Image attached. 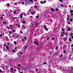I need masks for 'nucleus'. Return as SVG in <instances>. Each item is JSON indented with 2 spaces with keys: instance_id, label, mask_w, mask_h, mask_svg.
Segmentation results:
<instances>
[{
  "instance_id": "f257e3e1",
  "label": "nucleus",
  "mask_w": 73,
  "mask_h": 73,
  "mask_svg": "<svg viewBox=\"0 0 73 73\" xmlns=\"http://www.w3.org/2000/svg\"><path fill=\"white\" fill-rule=\"evenodd\" d=\"M32 0H25V3L26 4H27L28 3H29V2H32Z\"/></svg>"
},
{
  "instance_id": "f03ea898",
  "label": "nucleus",
  "mask_w": 73,
  "mask_h": 73,
  "mask_svg": "<svg viewBox=\"0 0 73 73\" xmlns=\"http://www.w3.org/2000/svg\"><path fill=\"white\" fill-rule=\"evenodd\" d=\"M31 14L32 15H34L36 14V12L34 11L33 12H32L31 13Z\"/></svg>"
},
{
  "instance_id": "7ed1b4c3",
  "label": "nucleus",
  "mask_w": 73,
  "mask_h": 73,
  "mask_svg": "<svg viewBox=\"0 0 73 73\" xmlns=\"http://www.w3.org/2000/svg\"><path fill=\"white\" fill-rule=\"evenodd\" d=\"M34 44H36V45H38V43L37 42H36V41H35L34 42Z\"/></svg>"
},
{
  "instance_id": "20e7f679",
  "label": "nucleus",
  "mask_w": 73,
  "mask_h": 73,
  "mask_svg": "<svg viewBox=\"0 0 73 73\" xmlns=\"http://www.w3.org/2000/svg\"><path fill=\"white\" fill-rule=\"evenodd\" d=\"M23 14H21V15L20 16V18H21V19H22V18H23Z\"/></svg>"
},
{
  "instance_id": "39448f33",
  "label": "nucleus",
  "mask_w": 73,
  "mask_h": 73,
  "mask_svg": "<svg viewBox=\"0 0 73 73\" xmlns=\"http://www.w3.org/2000/svg\"><path fill=\"white\" fill-rule=\"evenodd\" d=\"M67 38H65L64 39V41H66L67 40Z\"/></svg>"
},
{
  "instance_id": "423d86ee",
  "label": "nucleus",
  "mask_w": 73,
  "mask_h": 73,
  "mask_svg": "<svg viewBox=\"0 0 73 73\" xmlns=\"http://www.w3.org/2000/svg\"><path fill=\"white\" fill-rule=\"evenodd\" d=\"M65 32H64L63 31L62 32V35H65Z\"/></svg>"
},
{
  "instance_id": "0eeeda50",
  "label": "nucleus",
  "mask_w": 73,
  "mask_h": 73,
  "mask_svg": "<svg viewBox=\"0 0 73 73\" xmlns=\"http://www.w3.org/2000/svg\"><path fill=\"white\" fill-rule=\"evenodd\" d=\"M19 35H17L15 37V38H19Z\"/></svg>"
},
{
  "instance_id": "6e6552de",
  "label": "nucleus",
  "mask_w": 73,
  "mask_h": 73,
  "mask_svg": "<svg viewBox=\"0 0 73 73\" xmlns=\"http://www.w3.org/2000/svg\"><path fill=\"white\" fill-rule=\"evenodd\" d=\"M20 8H19L18 9H17V11L18 12H19V11H20Z\"/></svg>"
},
{
  "instance_id": "1a4fd4ad",
  "label": "nucleus",
  "mask_w": 73,
  "mask_h": 73,
  "mask_svg": "<svg viewBox=\"0 0 73 73\" xmlns=\"http://www.w3.org/2000/svg\"><path fill=\"white\" fill-rule=\"evenodd\" d=\"M44 29H45L46 31H48V28H45Z\"/></svg>"
},
{
  "instance_id": "9d476101",
  "label": "nucleus",
  "mask_w": 73,
  "mask_h": 73,
  "mask_svg": "<svg viewBox=\"0 0 73 73\" xmlns=\"http://www.w3.org/2000/svg\"><path fill=\"white\" fill-rule=\"evenodd\" d=\"M6 48L7 50H8V49H9V47L8 46H6Z\"/></svg>"
},
{
  "instance_id": "9b49d317",
  "label": "nucleus",
  "mask_w": 73,
  "mask_h": 73,
  "mask_svg": "<svg viewBox=\"0 0 73 73\" xmlns=\"http://www.w3.org/2000/svg\"><path fill=\"white\" fill-rule=\"evenodd\" d=\"M51 11H52V12H54V9H51Z\"/></svg>"
},
{
  "instance_id": "f8f14e48",
  "label": "nucleus",
  "mask_w": 73,
  "mask_h": 73,
  "mask_svg": "<svg viewBox=\"0 0 73 73\" xmlns=\"http://www.w3.org/2000/svg\"><path fill=\"white\" fill-rule=\"evenodd\" d=\"M22 23L23 24H25V21H22Z\"/></svg>"
},
{
  "instance_id": "ddd939ff",
  "label": "nucleus",
  "mask_w": 73,
  "mask_h": 73,
  "mask_svg": "<svg viewBox=\"0 0 73 73\" xmlns=\"http://www.w3.org/2000/svg\"><path fill=\"white\" fill-rule=\"evenodd\" d=\"M7 5L9 7V6H10V4H9V3H7Z\"/></svg>"
},
{
  "instance_id": "4468645a",
  "label": "nucleus",
  "mask_w": 73,
  "mask_h": 73,
  "mask_svg": "<svg viewBox=\"0 0 73 73\" xmlns=\"http://www.w3.org/2000/svg\"><path fill=\"white\" fill-rule=\"evenodd\" d=\"M40 3H41V4H44V2H43V1H40Z\"/></svg>"
},
{
  "instance_id": "2eb2a0df",
  "label": "nucleus",
  "mask_w": 73,
  "mask_h": 73,
  "mask_svg": "<svg viewBox=\"0 0 73 73\" xmlns=\"http://www.w3.org/2000/svg\"><path fill=\"white\" fill-rule=\"evenodd\" d=\"M29 11L30 12H32V10L31 9H29Z\"/></svg>"
},
{
  "instance_id": "dca6fc26",
  "label": "nucleus",
  "mask_w": 73,
  "mask_h": 73,
  "mask_svg": "<svg viewBox=\"0 0 73 73\" xmlns=\"http://www.w3.org/2000/svg\"><path fill=\"white\" fill-rule=\"evenodd\" d=\"M27 48H28V46H26V47H25V50H26V49Z\"/></svg>"
},
{
  "instance_id": "f3484780",
  "label": "nucleus",
  "mask_w": 73,
  "mask_h": 73,
  "mask_svg": "<svg viewBox=\"0 0 73 73\" xmlns=\"http://www.w3.org/2000/svg\"><path fill=\"white\" fill-rule=\"evenodd\" d=\"M24 39H25V41H26V40H27V38H26L25 37H24Z\"/></svg>"
},
{
  "instance_id": "a211bd4d",
  "label": "nucleus",
  "mask_w": 73,
  "mask_h": 73,
  "mask_svg": "<svg viewBox=\"0 0 73 73\" xmlns=\"http://www.w3.org/2000/svg\"><path fill=\"white\" fill-rule=\"evenodd\" d=\"M72 20H73V19H70V21H72Z\"/></svg>"
},
{
  "instance_id": "6ab92c4d",
  "label": "nucleus",
  "mask_w": 73,
  "mask_h": 73,
  "mask_svg": "<svg viewBox=\"0 0 73 73\" xmlns=\"http://www.w3.org/2000/svg\"><path fill=\"white\" fill-rule=\"evenodd\" d=\"M65 35H66H66H68V33H65Z\"/></svg>"
},
{
  "instance_id": "aec40b11",
  "label": "nucleus",
  "mask_w": 73,
  "mask_h": 73,
  "mask_svg": "<svg viewBox=\"0 0 73 73\" xmlns=\"http://www.w3.org/2000/svg\"><path fill=\"white\" fill-rule=\"evenodd\" d=\"M55 11H58V9H55Z\"/></svg>"
},
{
  "instance_id": "412c9836",
  "label": "nucleus",
  "mask_w": 73,
  "mask_h": 73,
  "mask_svg": "<svg viewBox=\"0 0 73 73\" xmlns=\"http://www.w3.org/2000/svg\"><path fill=\"white\" fill-rule=\"evenodd\" d=\"M67 23H68V24H70V22H68Z\"/></svg>"
},
{
  "instance_id": "4be33fe9",
  "label": "nucleus",
  "mask_w": 73,
  "mask_h": 73,
  "mask_svg": "<svg viewBox=\"0 0 73 73\" xmlns=\"http://www.w3.org/2000/svg\"><path fill=\"white\" fill-rule=\"evenodd\" d=\"M46 64V62L44 63V64H42V65H44L45 64Z\"/></svg>"
},
{
  "instance_id": "5701e85b",
  "label": "nucleus",
  "mask_w": 73,
  "mask_h": 73,
  "mask_svg": "<svg viewBox=\"0 0 73 73\" xmlns=\"http://www.w3.org/2000/svg\"><path fill=\"white\" fill-rule=\"evenodd\" d=\"M44 28H46V25H44L43 26Z\"/></svg>"
},
{
  "instance_id": "b1692460",
  "label": "nucleus",
  "mask_w": 73,
  "mask_h": 73,
  "mask_svg": "<svg viewBox=\"0 0 73 73\" xmlns=\"http://www.w3.org/2000/svg\"><path fill=\"white\" fill-rule=\"evenodd\" d=\"M38 23H37L35 25L36 27L37 26V25H38Z\"/></svg>"
},
{
  "instance_id": "393cba45",
  "label": "nucleus",
  "mask_w": 73,
  "mask_h": 73,
  "mask_svg": "<svg viewBox=\"0 0 73 73\" xmlns=\"http://www.w3.org/2000/svg\"><path fill=\"white\" fill-rule=\"evenodd\" d=\"M63 53H66V51L65 50H64L63 51Z\"/></svg>"
},
{
  "instance_id": "a878e982",
  "label": "nucleus",
  "mask_w": 73,
  "mask_h": 73,
  "mask_svg": "<svg viewBox=\"0 0 73 73\" xmlns=\"http://www.w3.org/2000/svg\"><path fill=\"white\" fill-rule=\"evenodd\" d=\"M13 52H14V53H15V50H13Z\"/></svg>"
},
{
  "instance_id": "bb28decb",
  "label": "nucleus",
  "mask_w": 73,
  "mask_h": 73,
  "mask_svg": "<svg viewBox=\"0 0 73 73\" xmlns=\"http://www.w3.org/2000/svg\"><path fill=\"white\" fill-rule=\"evenodd\" d=\"M61 6L62 7H64V5H61Z\"/></svg>"
},
{
  "instance_id": "cd10ccee",
  "label": "nucleus",
  "mask_w": 73,
  "mask_h": 73,
  "mask_svg": "<svg viewBox=\"0 0 73 73\" xmlns=\"http://www.w3.org/2000/svg\"><path fill=\"white\" fill-rule=\"evenodd\" d=\"M9 27L11 28H12V27L13 26H12V25H11L9 26Z\"/></svg>"
},
{
  "instance_id": "c85d7f7f",
  "label": "nucleus",
  "mask_w": 73,
  "mask_h": 73,
  "mask_svg": "<svg viewBox=\"0 0 73 73\" xmlns=\"http://www.w3.org/2000/svg\"><path fill=\"white\" fill-rule=\"evenodd\" d=\"M10 12H11V13H12V12H13L11 10H10Z\"/></svg>"
},
{
  "instance_id": "c756f323",
  "label": "nucleus",
  "mask_w": 73,
  "mask_h": 73,
  "mask_svg": "<svg viewBox=\"0 0 73 73\" xmlns=\"http://www.w3.org/2000/svg\"><path fill=\"white\" fill-rule=\"evenodd\" d=\"M69 41H70V42L71 41H72V40L71 39H70V38H69Z\"/></svg>"
},
{
  "instance_id": "7c9ffc66",
  "label": "nucleus",
  "mask_w": 73,
  "mask_h": 73,
  "mask_svg": "<svg viewBox=\"0 0 73 73\" xmlns=\"http://www.w3.org/2000/svg\"><path fill=\"white\" fill-rule=\"evenodd\" d=\"M9 34H11V33H12V32H11V31H9Z\"/></svg>"
},
{
  "instance_id": "2f4dec72",
  "label": "nucleus",
  "mask_w": 73,
  "mask_h": 73,
  "mask_svg": "<svg viewBox=\"0 0 73 73\" xmlns=\"http://www.w3.org/2000/svg\"><path fill=\"white\" fill-rule=\"evenodd\" d=\"M2 36H3V34H1V35H0V36L1 37H2Z\"/></svg>"
},
{
  "instance_id": "473e14b6",
  "label": "nucleus",
  "mask_w": 73,
  "mask_h": 73,
  "mask_svg": "<svg viewBox=\"0 0 73 73\" xmlns=\"http://www.w3.org/2000/svg\"><path fill=\"white\" fill-rule=\"evenodd\" d=\"M59 1H60V2H63L62 1V0H59Z\"/></svg>"
},
{
  "instance_id": "72a5a7b5",
  "label": "nucleus",
  "mask_w": 73,
  "mask_h": 73,
  "mask_svg": "<svg viewBox=\"0 0 73 73\" xmlns=\"http://www.w3.org/2000/svg\"><path fill=\"white\" fill-rule=\"evenodd\" d=\"M70 28H69L68 29V31H70Z\"/></svg>"
},
{
  "instance_id": "f704fd0d",
  "label": "nucleus",
  "mask_w": 73,
  "mask_h": 73,
  "mask_svg": "<svg viewBox=\"0 0 73 73\" xmlns=\"http://www.w3.org/2000/svg\"><path fill=\"white\" fill-rule=\"evenodd\" d=\"M64 47H65L66 48V47H67V45H65Z\"/></svg>"
},
{
  "instance_id": "c9c22d12",
  "label": "nucleus",
  "mask_w": 73,
  "mask_h": 73,
  "mask_svg": "<svg viewBox=\"0 0 73 73\" xmlns=\"http://www.w3.org/2000/svg\"><path fill=\"white\" fill-rule=\"evenodd\" d=\"M12 70H13V69L11 68V72H12Z\"/></svg>"
},
{
  "instance_id": "e433bc0d",
  "label": "nucleus",
  "mask_w": 73,
  "mask_h": 73,
  "mask_svg": "<svg viewBox=\"0 0 73 73\" xmlns=\"http://www.w3.org/2000/svg\"><path fill=\"white\" fill-rule=\"evenodd\" d=\"M11 19H15V17H12Z\"/></svg>"
},
{
  "instance_id": "4c0bfd02",
  "label": "nucleus",
  "mask_w": 73,
  "mask_h": 73,
  "mask_svg": "<svg viewBox=\"0 0 73 73\" xmlns=\"http://www.w3.org/2000/svg\"><path fill=\"white\" fill-rule=\"evenodd\" d=\"M21 66V65L20 64H19L18 65V67H20V66Z\"/></svg>"
},
{
  "instance_id": "58836bf2",
  "label": "nucleus",
  "mask_w": 73,
  "mask_h": 73,
  "mask_svg": "<svg viewBox=\"0 0 73 73\" xmlns=\"http://www.w3.org/2000/svg\"><path fill=\"white\" fill-rule=\"evenodd\" d=\"M36 19H38V16H36Z\"/></svg>"
},
{
  "instance_id": "ea45409f",
  "label": "nucleus",
  "mask_w": 73,
  "mask_h": 73,
  "mask_svg": "<svg viewBox=\"0 0 73 73\" xmlns=\"http://www.w3.org/2000/svg\"><path fill=\"white\" fill-rule=\"evenodd\" d=\"M13 32H15L16 30H13Z\"/></svg>"
},
{
  "instance_id": "a19ab883",
  "label": "nucleus",
  "mask_w": 73,
  "mask_h": 73,
  "mask_svg": "<svg viewBox=\"0 0 73 73\" xmlns=\"http://www.w3.org/2000/svg\"><path fill=\"white\" fill-rule=\"evenodd\" d=\"M20 33L21 34H23V31H21Z\"/></svg>"
},
{
  "instance_id": "79ce46f5",
  "label": "nucleus",
  "mask_w": 73,
  "mask_h": 73,
  "mask_svg": "<svg viewBox=\"0 0 73 73\" xmlns=\"http://www.w3.org/2000/svg\"><path fill=\"white\" fill-rule=\"evenodd\" d=\"M72 12H72V10L70 11V13H72Z\"/></svg>"
},
{
  "instance_id": "37998d69",
  "label": "nucleus",
  "mask_w": 73,
  "mask_h": 73,
  "mask_svg": "<svg viewBox=\"0 0 73 73\" xmlns=\"http://www.w3.org/2000/svg\"><path fill=\"white\" fill-rule=\"evenodd\" d=\"M15 19H17V17H15Z\"/></svg>"
},
{
  "instance_id": "c03bdc74",
  "label": "nucleus",
  "mask_w": 73,
  "mask_h": 73,
  "mask_svg": "<svg viewBox=\"0 0 73 73\" xmlns=\"http://www.w3.org/2000/svg\"><path fill=\"white\" fill-rule=\"evenodd\" d=\"M20 54H21V55L23 54V52H21V53H20Z\"/></svg>"
},
{
  "instance_id": "a18cd8bd",
  "label": "nucleus",
  "mask_w": 73,
  "mask_h": 73,
  "mask_svg": "<svg viewBox=\"0 0 73 73\" xmlns=\"http://www.w3.org/2000/svg\"><path fill=\"white\" fill-rule=\"evenodd\" d=\"M1 20H3V18L2 17H1Z\"/></svg>"
},
{
  "instance_id": "49530a36",
  "label": "nucleus",
  "mask_w": 73,
  "mask_h": 73,
  "mask_svg": "<svg viewBox=\"0 0 73 73\" xmlns=\"http://www.w3.org/2000/svg\"><path fill=\"white\" fill-rule=\"evenodd\" d=\"M56 49H58V47L56 46Z\"/></svg>"
},
{
  "instance_id": "de8ad7c7",
  "label": "nucleus",
  "mask_w": 73,
  "mask_h": 73,
  "mask_svg": "<svg viewBox=\"0 0 73 73\" xmlns=\"http://www.w3.org/2000/svg\"><path fill=\"white\" fill-rule=\"evenodd\" d=\"M46 1H45L44 2H43L44 4V3H46Z\"/></svg>"
},
{
  "instance_id": "09e8293b",
  "label": "nucleus",
  "mask_w": 73,
  "mask_h": 73,
  "mask_svg": "<svg viewBox=\"0 0 73 73\" xmlns=\"http://www.w3.org/2000/svg\"><path fill=\"white\" fill-rule=\"evenodd\" d=\"M14 4L15 5H17V3H14Z\"/></svg>"
},
{
  "instance_id": "8fccbe9b",
  "label": "nucleus",
  "mask_w": 73,
  "mask_h": 73,
  "mask_svg": "<svg viewBox=\"0 0 73 73\" xmlns=\"http://www.w3.org/2000/svg\"><path fill=\"white\" fill-rule=\"evenodd\" d=\"M52 40H54L55 39V38H52Z\"/></svg>"
},
{
  "instance_id": "3c124183",
  "label": "nucleus",
  "mask_w": 73,
  "mask_h": 73,
  "mask_svg": "<svg viewBox=\"0 0 73 73\" xmlns=\"http://www.w3.org/2000/svg\"><path fill=\"white\" fill-rule=\"evenodd\" d=\"M3 24H6V22H3Z\"/></svg>"
},
{
  "instance_id": "603ef678",
  "label": "nucleus",
  "mask_w": 73,
  "mask_h": 73,
  "mask_svg": "<svg viewBox=\"0 0 73 73\" xmlns=\"http://www.w3.org/2000/svg\"><path fill=\"white\" fill-rule=\"evenodd\" d=\"M60 36H61L62 37H63L64 36V35H60Z\"/></svg>"
},
{
  "instance_id": "864d4df0",
  "label": "nucleus",
  "mask_w": 73,
  "mask_h": 73,
  "mask_svg": "<svg viewBox=\"0 0 73 73\" xmlns=\"http://www.w3.org/2000/svg\"><path fill=\"white\" fill-rule=\"evenodd\" d=\"M30 17L31 18H33V17H32V16H30Z\"/></svg>"
},
{
  "instance_id": "5fc2aeb1",
  "label": "nucleus",
  "mask_w": 73,
  "mask_h": 73,
  "mask_svg": "<svg viewBox=\"0 0 73 73\" xmlns=\"http://www.w3.org/2000/svg\"><path fill=\"white\" fill-rule=\"evenodd\" d=\"M24 2H22V5H24Z\"/></svg>"
},
{
  "instance_id": "6e6d98bb",
  "label": "nucleus",
  "mask_w": 73,
  "mask_h": 73,
  "mask_svg": "<svg viewBox=\"0 0 73 73\" xmlns=\"http://www.w3.org/2000/svg\"><path fill=\"white\" fill-rule=\"evenodd\" d=\"M69 8L71 7V5H69Z\"/></svg>"
},
{
  "instance_id": "4d7b16f0",
  "label": "nucleus",
  "mask_w": 73,
  "mask_h": 73,
  "mask_svg": "<svg viewBox=\"0 0 73 73\" xmlns=\"http://www.w3.org/2000/svg\"><path fill=\"white\" fill-rule=\"evenodd\" d=\"M37 6H36L35 7V8H37Z\"/></svg>"
},
{
  "instance_id": "13d9d810",
  "label": "nucleus",
  "mask_w": 73,
  "mask_h": 73,
  "mask_svg": "<svg viewBox=\"0 0 73 73\" xmlns=\"http://www.w3.org/2000/svg\"><path fill=\"white\" fill-rule=\"evenodd\" d=\"M62 31H64V29H62Z\"/></svg>"
},
{
  "instance_id": "bf43d9fd",
  "label": "nucleus",
  "mask_w": 73,
  "mask_h": 73,
  "mask_svg": "<svg viewBox=\"0 0 73 73\" xmlns=\"http://www.w3.org/2000/svg\"><path fill=\"white\" fill-rule=\"evenodd\" d=\"M6 67L7 68H9V66H6Z\"/></svg>"
},
{
  "instance_id": "052dcab7",
  "label": "nucleus",
  "mask_w": 73,
  "mask_h": 73,
  "mask_svg": "<svg viewBox=\"0 0 73 73\" xmlns=\"http://www.w3.org/2000/svg\"><path fill=\"white\" fill-rule=\"evenodd\" d=\"M14 44H16V42H14Z\"/></svg>"
},
{
  "instance_id": "680f3d73",
  "label": "nucleus",
  "mask_w": 73,
  "mask_h": 73,
  "mask_svg": "<svg viewBox=\"0 0 73 73\" xmlns=\"http://www.w3.org/2000/svg\"><path fill=\"white\" fill-rule=\"evenodd\" d=\"M1 72H2V71L1 70V69H0V73Z\"/></svg>"
},
{
  "instance_id": "e2e57ef3",
  "label": "nucleus",
  "mask_w": 73,
  "mask_h": 73,
  "mask_svg": "<svg viewBox=\"0 0 73 73\" xmlns=\"http://www.w3.org/2000/svg\"><path fill=\"white\" fill-rule=\"evenodd\" d=\"M49 37L47 38V40H49Z\"/></svg>"
},
{
  "instance_id": "0e129e2a",
  "label": "nucleus",
  "mask_w": 73,
  "mask_h": 73,
  "mask_svg": "<svg viewBox=\"0 0 73 73\" xmlns=\"http://www.w3.org/2000/svg\"><path fill=\"white\" fill-rule=\"evenodd\" d=\"M16 13V12L15 11L14 12H13V14H15V13Z\"/></svg>"
},
{
  "instance_id": "69168bd1",
  "label": "nucleus",
  "mask_w": 73,
  "mask_h": 73,
  "mask_svg": "<svg viewBox=\"0 0 73 73\" xmlns=\"http://www.w3.org/2000/svg\"><path fill=\"white\" fill-rule=\"evenodd\" d=\"M73 14H72V13H71V16H73Z\"/></svg>"
},
{
  "instance_id": "338daca9",
  "label": "nucleus",
  "mask_w": 73,
  "mask_h": 73,
  "mask_svg": "<svg viewBox=\"0 0 73 73\" xmlns=\"http://www.w3.org/2000/svg\"><path fill=\"white\" fill-rule=\"evenodd\" d=\"M24 39H22V41H24Z\"/></svg>"
},
{
  "instance_id": "774afa93",
  "label": "nucleus",
  "mask_w": 73,
  "mask_h": 73,
  "mask_svg": "<svg viewBox=\"0 0 73 73\" xmlns=\"http://www.w3.org/2000/svg\"><path fill=\"white\" fill-rule=\"evenodd\" d=\"M72 35H73V34L72 33H71V36H72Z\"/></svg>"
}]
</instances>
